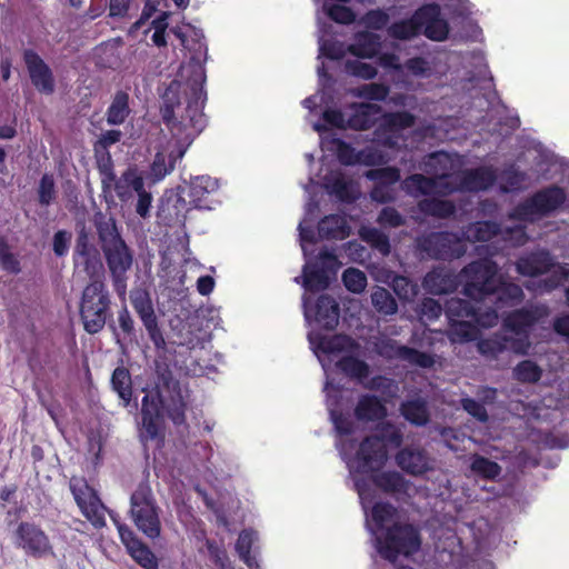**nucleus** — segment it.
<instances>
[{
  "instance_id": "f257e3e1",
  "label": "nucleus",
  "mask_w": 569,
  "mask_h": 569,
  "mask_svg": "<svg viewBox=\"0 0 569 569\" xmlns=\"http://www.w3.org/2000/svg\"><path fill=\"white\" fill-rule=\"evenodd\" d=\"M187 408L188 391L183 392L180 381L168 367L158 370L154 387L141 400V439L163 443V413L174 427L187 428Z\"/></svg>"
},
{
  "instance_id": "f03ea898",
  "label": "nucleus",
  "mask_w": 569,
  "mask_h": 569,
  "mask_svg": "<svg viewBox=\"0 0 569 569\" xmlns=\"http://www.w3.org/2000/svg\"><path fill=\"white\" fill-rule=\"evenodd\" d=\"M204 81V70L201 66H197L192 79L187 83L188 91H184L187 106L180 120L176 118V108L180 107V86L171 82L162 96L163 103L160 109L162 121L179 143L190 144L207 124L202 111L207 100V93L203 89Z\"/></svg>"
},
{
  "instance_id": "7ed1b4c3",
  "label": "nucleus",
  "mask_w": 569,
  "mask_h": 569,
  "mask_svg": "<svg viewBox=\"0 0 569 569\" xmlns=\"http://www.w3.org/2000/svg\"><path fill=\"white\" fill-rule=\"evenodd\" d=\"M94 226L113 289L120 298H123L127 293L128 271L133 264V253L121 237L112 217L100 218L96 220Z\"/></svg>"
},
{
  "instance_id": "20e7f679",
  "label": "nucleus",
  "mask_w": 569,
  "mask_h": 569,
  "mask_svg": "<svg viewBox=\"0 0 569 569\" xmlns=\"http://www.w3.org/2000/svg\"><path fill=\"white\" fill-rule=\"evenodd\" d=\"M111 306V293L104 279L89 281L82 289L79 301V317L84 331L89 335L102 331L112 317Z\"/></svg>"
},
{
  "instance_id": "39448f33",
  "label": "nucleus",
  "mask_w": 569,
  "mask_h": 569,
  "mask_svg": "<svg viewBox=\"0 0 569 569\" xmlns=\"http://www.w3.org/2000/svg\"><path fill=\"white\" fill-rule=\"evenodd\" d=\"M567 200L566 191L558 184L545 187L518 203L509 218L518 221L533 222L549 217L560 209Z\"/></svg>"
},
{
  "instance_id": "423d86ee",
  "label": "nucleus",
  "mask_w": 569,
  "mask_h": 569,
  "mask_svg": "<svg viewBox=\"0 0 569 569\" xmlns=\"http://www.w3.org/2000/svg\"><path fill=\"white\" fill-rule=\"evenodd\" d=\"M498 264L489 258L477 259L460 270L462 292L472 300H483L498 287Z\"/></svg>"
},
{
  "instance_id": "0eeeda50",
  "label": "nucleus",
  "mask_w": 569,
  "mask_h": 569,
  "mask_svg": "<svg viewBox=\"0 0 569 569\" xmlns=\"http://www.w3.org/2000/svg\"><path fill=\"white\" fill-rule=\"evenodd\" d=\"M420 547V532L409 523H393L383 536L377 538L378 552L390 562H395L400 555L412 556Z\"/></svg>"
},
{
  "instance_id": "6e6552de",
  "label": "nucleus",
  "mask_w": 569,
  "mask_h": 569,
  "mask_svg": "<svg viewBox=\"0 0 569 569\" xmlns=\"http://www.w3.org/2000/svg\"><path fill=\"white\" fill-rule=\"evenodd\" d=\"M419 252L433 260L451 261L467 252L462 234L451 231H431L416 239Z\"/></svg>"
},
{
  "instance_id": "1a4fd4ad",
  "label": "nucleus",
  "mask_w": 569,
  "mask_h": 569,
  "mask_svg": "<svg viewBox=\"0 0 569 569\" xmlns=\"http://www.w3.org/2000/svg\"><path fill=\"white\" fill-rule=\"evenodd\" d=\"M130 512L137 528L148 538L156 539L161 533L159 509L147 486H140L130 498Z\"/></svg>"
},
{
  "instance_id": "9d476101",
  "label": "nucleus",
  "mask_w": 569,
  "mask_h": 569,
  "mask_svg": "<svg viewBox=\"0 0 569 569\" xmlns=\"http://www.w3.org/2000/svg\"><path fill=\"white\" fill-rule=\"evenodd\" d=\"M14 546L27 556L42 558L53 553L48 535L34 522L21 521L14 531Z\"/></svg>"
},
{
  "instance_id": "9b49d317",
  "label": "nucleus",
  "mask_w": 569,
  "mask_h": 569,
  "mask_svg": "<svg viewBox=\"0 0 569 569\" xmlns=\"http://www.w3.org/2000/svg\"><path fill=\"white\" fill-rule=\"evenodd\" d=\"M69 486L82 515L93 526H104V507L96 490L83 478H71Z\"/></svg>"
},
{
  "instance_id": "f8f14e48",
  "label": "nucleus",
  "mask_w": 569,
  "mask_h": 569,
  "mask_svg": "<svg viewBox=\"0 0 569 569\" xmlns=\"http://www.w3.org/2000/svg\"><path fill=\"white\" fill-rule=\"evenodd\" d=\"M72 259L74 267L80 268L81 271L88 276L89 281L104 279L100 252L97 247L91 243L86 230H81L77 237Z\"/></svg>"
},
{
  "instance_id": "ddd939ff",
  "label": "nucleus",
  "mask_w": 569,
  "mask_h": 569,
  "mask_svg": "<svg viewBox=\"0 0 569 569\" xmlns=\"http://www.w3.org/2000/svg\"><path fill=\"white\" fill-rule=\"evenodd\" d=\"M133 310L141 320L146 331L156 349L166 348V339L159 326L153 303L149 292L144 290L134 291L130 296Z\"/></svg>"
},
{
  "instance_id": "4468645a",
  "label": "nucleus",
  "mask_w": 569,
  "mask_h": 569,
  "mask_svg": "<svg viewBox=\"0 0 569 569\" xmlns=\"http://www.w3.org/2000/svg\"><path fill=\"white\" fill-rule=\"evenodd\" d=\"M355 461L356 471L359 473L378 472L388 461V449L377 436H367L359 443Z\"/></svg>"
},
{
  "instance_id": "2eb2a0df",
  "label": "nucleus",
  "mask_w": 569,
  "mask_h": 569,
  "mask_svg": "<svg viewBox=\"0 0 569 569\" xmlns=\"http://www.w3.org/2000/svg\"><path fill=\"white\" fill-rule=\"evenodd\" d=\"M450 178L451 176L449 173H442L435 177L413 173L402 181L401 188L407 194L413 198L430 196L433 193L449 196L455 192V188L450 186Z\"/></svg>"
},
{
  "instance_id": "dca6fc26",
  "label": "nucleus",
  "mask_w": 569,
  "mask_h": 569,
  "mask_svg": "<svg viewBox=\"0 0 569 569\" xmlns=\"http://www.w3.org/2000/svg\"><path fill=\"white\" fill-rule=\"evenodd\" d=\"M550 313L549 307L545 303H536L529 307H522L509 312L505 318L502 326L512 333L530 335L533 327L546 319Z\"/></svg>"
},
{
  "instance_id": "f3484780",
  "label": "nucleus",
  "mask_w": 569,
  "mask_h": 569,
  "mask_svg": "<svg viewBox=\"0 0 569 569\" xmlns=\"http://www.w3.org/2000/svg\"><path fill=\"white\" fill-rule=\"evenodd\" d=\"M190 209V203L180 192L168 190L160 198L157 218L166 227H181Z\"/></svg>"
},
{
  "instance_id": "a211bd4d",
  "label": "nucleus",
  "mask_w": 569,
  "mask_h": 569,
  "mask_svg": "<svg viewBox=\"0 0 569 569\" xmlns=\"http://www.w3.org/2000/svg\"><path fill=\"white\" fill-rule=\"evenodd\" d=\"M22 58L29 73L30 81L36 90L42 94H52L56 89V80L50 67L38 54V52L32 49H24Z\"/></svg>"
},
{
  "instance_id": "6ab92c4d",
  "label": "nucleus",
  "mask_w": 569,
  "mask_h": 569,
  "mask_svg": "<svg viewBox=\"0 0 569 569\" xmlns=\"http://www.w3.org/2000/svg\"><path fill=\"white\" fill-rule=\"evenodd\" d=\"M497 179L498 176L492 167L482 166L463 170L458 176V181H450V186L455 188V192H479L490 189Z\"/></svg>"
},
{
  "instance_id": "aec40b11",
  "label": "nucleus",
  "mask_w": 569,
  "mask_h": 569,
  "mask_svg": "<svg viewBox=\"0 0 569 569\" xmlns=\"http://www.w3.org/2000/svg\"><path fill=\"white\" fill-rule=\"evenodd\" d=\"M420 18V32L432 41H443L449 34V24L441 17V8L438 3L431 2L418 8Z\"/></svg>"
},
{
  "instance_id": "412c9836",
  "label": "nucleus",
  "mask_w": 569,
  "mask_h": 569,
  "mask_svg": "<svg viewBox=\"0 0 569 569\" xmlns=\"http://www.w3.org/2000/svg\"><path fill=\"white\" fill-rule=\"evenodd\" d=\"M397 466L410 476H422L431 467V459L427 450L420 446H406L395 456Z\"/></svg>"
},
{
  "instance_id": "4be33fe9",
  "label": "nucleus",
  "mask_w": 569,
  "mask_h": 569,
  "mask_svg": "<svg viewBox=\"0 0 569 569\" xmlns=\"http://www.w3.org/2000/svg\"><path fill=\"white\" fill-rule=\"evenodd\" d=\"M460 284V272L445 266L433 267L422 280L425 290L435 296L455 292Z\"/></svg>"
},
{
  "instance_id": "5701e85b",
  "label": "nucleus",
  "mask_w": 569,
  "mask_h": 569,
  "mask_svg": "<svg viewBox=\"0 0 569 569\" xmlns=\"http://www.w3.org/2000/svg\"><path fill=\"white\" fill-rule=\"evenodd\" d=\"M218 181L209 176L196 177L188 188L189 203L197 209H213V194L218 191Z\"/></svg>"
},
{
  "instance_id": "b1692460",
  "label": "nucleus",
  "mask_w": 569,
  "mask_h": 569,
  "mask_svg": "<svg viewBox=\"0 0 569 569\" xmlns=\"http://www.w3.org/2000/svg\"><path fill=\"white\" fill-rule=\"evenodd\" d=\"M555 267L549 251L540 250L520 257L516 262V270L525 277H538L548 273Z\"/></svg>"
},
{
  "instance_id": "393cba45",
  "label": "nucleus",
  "mask_w": 569,
  "mask_h": 569,
  "mask_svg": "<svg viewBox=\"0 0 569 569\" xmlns=\"http://www.w3.org/2000/svg\"><path fill=\"white\" fill-rule=\"evenodd\" d=\"M349 108L352 112L347 119V126L356 131L371 129L377 122V116L382 110L379 104L370 102H353Z\"/></svg>"
},
{
  "instance_id": "a878e982",
  "label": "nucleus",
  "mask_w": 569,
  "mask_h": 569,
  "mask_svg": "<svg viewBox=\"0 0 569 569\" xmlns=\"http://www.w3.org/2000/svg\"><path fill=\"white\" fill-rule=\"evenodd\" d=\"M353 415L358 421L373 422L387 417V408L377 396L367 393L359 397Z\"/></svg>"
},
{
  "instance_id": "bb28decb",
  "label": "nucleus",
  "mask_w": 569,
  "mask_h": 569,
  "mask_svg": "<svg viewBox=\"0 0 569 569\" xmlns=\"http://www.w3.org/2000/svg\"><path fill=\"white\" fill-rule=\"evenodd\" d=\"M339 305L331 296L321 295L315 303V320L321 328L333 330L339 322Z\"/></svg>"
},
{
  "instance_id": "cd10ccee",
  "label": "nucleus",
  "mask_w": 569,
  "mask_h": 569,
  "mask_svg": "<svg viewBox=\"0 0 569 569\" xmlns=\"http://www.w3.org/2000/svg\"><path fill=\"white\" fill-rule=\"evenodd\" d=\"M381 49V38L370 31H359L355 34L353 42L348 46V52L357 58L371 59Z\"/></svg>"
},
{
  "instance_id": "c85d7f7f",
  "label": "nucleus",
  "mask_w": 569,
  "mask_h": 569,
  "mask_svg": "<svg viewBox=\"0 0 569 569\" xmlns=\"http://www.w3.org/2000/svg\"><path fill=\"white\" fill-rule=\"evenodd\" d=\"M318 233L321 239L343 240L350 234V227L343 216L332 213L325 216L318 223Z\"/></svg>"
},
{
  "instance_id": "c756f323",
  "label": "nucleus",
  "mask_w": 569,
  "mask_h": 569,
  "mask_svg": "<svg viewBox=\"0 0 569 569\" xmlns=\"http://www.w3.org/2000/svg\"><path fill=\"white\" fill-rule=\"evenodd\" d=\"M501 232L500 223L490 220H482L469 223L461 232L463 241L486 242Z\"/></svg>"
},
{
  "instance_id": "7c9ffc66",
  "label": "nucleus",
  "mask_w": 569,
  "mask_h": 569,
  "mask_svg": "<svg viewBox=\"0 0 569 569\" xmlns=\"http://www.w3.org/2000/svg\"><path fill=\"white\" fill-rule=\"evenodd\" d=\"M373 485L386 493H405L408 490L409 482L398 471H378L372 473Z\"/></svg>"
},
{
  "instance_id": "2f4dec72",
  "label": "nucleus",
  "mask_w": 569,
  "mask_h": 569,
  "mask_svg": "<svg viewBox=\"0 0 569 569\" xmlns=\"http://www.w3.org/2000/svg\"><path fill=\"white\" fill-rule=\"evenodd\" d=\"M499 189L502 193L518 192L526 188L529 179L526 171L517 168L516 164H509L499 174Z\"/></svg>"
},
{
  "instance_id": "473e14b6",
  "label": "nucleus",
  "mask_w": 569,
  "mask_h": 569,
  "mask_svg": "<svg viewBox=\"0 0 569 569\" xmlns=\"http://www.w3.org/2000/svg\"><path fill=\"white\" fill-rule=\"evenodd\" d=\"M418 9L408 19L395 21L388 28V34L397 40L406 41L418 37L420 32V18H417Z\"/></svg>"
},
{
  "instance_id": "72a5a7b5",
  "label": "nucleus",
  "mask_w": 569,
  "mask_h": 569,
  "mask_svg": "<svg viewBox=\"0 0 569 569\" xmlns=\"http://www.w3.org/2000/svg\"><path fill=\"white\" fill-rule=\"evenodd\" d=\"M418 208L425 216L447 219L455 214L453 201L438 198H425L418 202Z\"/></svg>"
},
{
  "instance_id": "f704fd0d",
  "label": "nucleus",
  "mask_w": 569,
  "mask_h": 569,
  "mask_svg": "<svg viewBox=\"0 0 569 569\" xmlns=\"http://www.w3.org/2000/svg\"><path fill=\"white\" fill-rule=\"evenodd\" d=\"M129 114V94L124 91H118L107 109V123L110 126H120L124 123Z\"/></svg>"
},
{
  "instance_id": "c9c22d12",
  "label": "nucleus",
  "mask_w": 569,
  "mask_h": 569,
  "mask_svg": "<svg viewBox=\"0 0 569 569\" xmlns=\"http://www.w3.org/2000/svg\"><path fill=\"white\" fill-rule=\"evenodd\" d=\"M400 412L403 418L417 427L426 426L430 420V415L425 400L413 399L401 403Z\"/></svg>"
},
{
  "instance_id": "e433bc0d",
  "label": "nucleus",
  "mask_w": 569,
  "mask_h": 569,
  "mask_svg": "<svg viewBox=\"0 0 569 569\" xmlns=\"http://www.w3.org/2000/svg\"><path fill=\"white\" fill-rule=\"evenodd\" d=\"M383 128L400 137V132L412 128L416 124L417 117L406 110L385 112L381 116Z\"/></svg>"
},
{
  "instance_id": "4c0bfd02",
  "label": "nucleus",
  "mask_w": 569,
  "mask_h": 569,
  "mask_svg": "<svg viewBox=\"0 0 569 569\" xmlns=\"http://www.w3.org/2000/svg\"><path fill=\"white\" fill-rule=\"evenodd\" d=\"M477 301L452 298L446 303V315L450 322L458 320H472L476 315Z\"/></svg>"
},
{
  "instance_id": "58836bf2",
  "label": "nucleus",
  "mask_w": 569,
  "mask_h": 569,
  "mask_svg": "<svg viewBox=\"0 0 569 569\" xmlns=\"http://www.w3.org/2000/svg\"><path fill=\"white\" fill-rule=\"evenodd\" d=\"M111 386L124 406H128L132 398V380L130 371L126 367L120 366L113 370Z\"/></svg>"
},
{
  "instance_id": "ea45409f",
  "label": "nucleus",
  "mask_w": 569,
  "mask_h": 569,
  "mask_svg": "<svg viewBox=\"0 0 569 569\" xmlns=\"http://www.w3.org/2000/svg\"><path fill=\"white\" fill-rule=\"evenodd\" d=\"M478 351L489 360L497 359L502 352L508 350L507 336L495 333L488 338L480 339L477 343Z\"/></svg>"
},
{
  "instance_id": "a19ab883",
  "label": "nucleus",
  "mask_w": 569,
  "mask_h": 569,
  "mask_svg": "<svg viewBox=\"0 0 569 569\" xmlns=\"http://www.w3.org/2000/svg\"><path fill=\"white\" fill-rule=\"evenodd\" d=\"M337 367L349 378L357 379L362 382L369 377V365L353 356H345L337 362Z\"/></svg>"
},
{
  "instance_id": "79ce46f5",
  "label": "nucleus",
  "mask_w": 569,
  "mask_h": 569,
  "mask_svg": "<svg viewBox=\"0 0 569 569\" xmlns=\"http://www.w3.org/2000/svg\"><path fill=\"white\" fill-rule=\"evenodd\" d=\"M303 287L308 291L325 290L329 287L330 277L325 270L318 269V263L306 264L303 267Z\"/></svg>"
},
{
  "instance_id": "37998d69",
  "label": "nucleus",
  "mask_w": 569,
  "mask_h": 569,
  "mask_svg": "<svg viewBox=\"0 0 569 569\" xmlns=\"http://www.w3.org/2000/svg\"><path fill=\"white\" fill-rule=\"evenodd\" d=\"M395 355L400 360L423 369L431 368L435 365V358L432 355L420 351L412 347L398 346L396 348Z\"/></svg>"
},
{
  "instance_id": "c03bdc74",
  "label": "nucleus",
  "mask_w": 569,
  "mask_h": 569,
  "mask_svg": "<svg viewBox=\"0 0 569 569\" xmlns=\"http://www.w3.org/2000/svg\"><path fill=\"white\" fill-rule=\"evenodd\" d=\"M371 303L379 313L386 316L395 315L398 310L396 299L389 290L382 287H377L371 293Z\"/></svg>"
},
{
  "instance_id": "a18cd8bd",
  "label": "nucleus",
  "mask_w": 569,
  "mask_h": 569,
  "mask_svg": "<svg viewBox=\"0 0 569 569\" xmlns=\"http://www.w3.org/2000/svg\"><path fill=\"white\" fill-rule=\"evenodd\" d=\"M176 160L173 154L167 156L163 152H157L149 171L152 181L158 182L169 174L174 169Z\"/></svg>"
},
{
  "instance_id": "49530a36",
  "label": "nucleus",
  "mask_w": 569,
  "mask_h": 569,
  "mask_svg": "<svg viewBox=\"0 0 569 569\" xmlns=\"http://www.w3.org/2000/svg\"><path fill=\"white\" fill-rule=\"evenodd\" d=\"M541 376V368L532 360H522L513 369V378L521 383H536Z\"/></svg>"
},
{
  "instance_id": "de8ad7c7",
  "label": "nucleus",
  "mask_w": 569,
  "mask_h": 569,
  "mask_svg": "<svg viewBox=\"0 0 569 569\" xmlns=\"http://www.w3.org/2000/svg\"><path fill=\"white\" fill-rule=\"evenodd\" d=\"M131 558L143 569H159V562L152 550L142 541L128 550Z\"/></svg>"
},
{
  "instance_id": "09e8293b",
  "label": "nucleus",
  "mask_w": 569,
  "mask_h": 569,
  "mask_svg": "<svg viewBox=\"0 0 569 569\" xmlns=\"http://www.w3.org/2000/svg\"><path fill=\"white\" fill-rule=\"evenodd\" d=\"M365 177L373 181L375 184L390 187L400 180V170L397 167H383L370 169L365 173Z\"/></svg>"
},
{
  "instance_id": "8fccbe9b",
  "label": "nucleus",
  "mask_w": 569,
  "mask_h": 569,
  "mask_svg": "<svg viewBox=\"0 0 569 569\" xmlns=\"http://www.w3.org/2000/svg\"><path fill=\"white\" fill-rule=\"evenodd\" d=\"M361 238L382 256H388L391 251L389 237L379 229H367L361 233Z\"/></svg>"
},
{
  "instance_id": "3c124183",
  "label": "nucleus",
  "mask_w": 569,
  "mask_h": 569,
  "mask_svg": "<svg viewBox=\"0 0 569 569\" xmlns=\"http://www.w3.org/2000/svg\"><path fill=\"white\" fill-rule=\"evenodd\" d=\"M373 436H377L386 447L389 445L393 448H400L403 441L402 431L389 421L381 423L378 427V432Z\"/></svg>"
},
{
  "instance_id": "603ef678",
  "label": "nucleus",
  "mask_w": 569,
  "mask_h": 569,
  "mask_svg": "<svg viewBox=\"0 0 569 569\" xmlns=\"http://www.w3.org/2000/svg\"><path fill=\"white\" fill-rule=\"evenodd\" d=\"M390 88L385 83H366L358 87L355 96L369 101H385L389 96Z\"/></svg>"
},
{
  "instance_id": "864d4df0",
  "label": "nucleus",
  "mask_w": 569,
  "mask_h": 569,
  "mask_svg": "<svg viewBox=\"0 0 569 569\" xmlns=\"http://www.w3.org/2000/svg\"><path fill=\"white\" fill-rule=\"evenodd\" d=\"M471 470L486 479H495L500 475L501 467L496 461L476 455L471 461Z\"/></svg>"
},
{
  "instance_id": "5fc2aeb1",
  "label": "nucleus",
  "mask_w": 569,
  "mask_h": 569,
  "mask_svg": "<svg viewBox=\"0 0 569 569\" xmlns=\"http://www.w3.org/2000/svg\"><path fill=\"white\" fill-rule=\"evenodd\" d=\"M498 300L506 305L518 303L523 299L522 288L513 282H501L498 279L496 292Z\"/></svg>"
},
{
  "instance_id": "6e6d98bb",
  "label": "nucleus",
  "mask_w": 569,
  "mask_h": 569,
  "mask_svg": "<svg viewBox=\"0 0 569 569\" xmlns=\"http://www.w3.org/2000/svg\"><path fill=\"white\" fill-rule=\"evenodd\" d=\"M342 282L350 292L360 293L367 286V276L359 269L348 268L342 273Z\"/></svg>"
},
{
  "instance_id": "4d7b16f0",
  "label": "nucleus",
  "mask_w": 569,
  "mask_h": 569,
  "mask_svg": "<svg viewBox=\"0 0 569 569\" xmlns=\"http://www.w3.org/2000/svg\"><path fill=\"white\" fill-rule=\"evenodd\" d=\"M392 289L402 301H412L418 295V287L408 277L397 276L392 281Z\"/></svg>"
},
{
  "instance_id": "13d9d810",
  "label": "nucleus",
  "mask_w": 569,
  "mask_h": 569,
  "mask_svg": "<svg viewBox=\"0 0 569 569\" xmlns=\"http://www.w3.org/2000/svg\"><path fill=\"white\" fill-rule=\"evenodd\" d=\"M348 342L349 338L342 335L319 337L317 348L325 355H333L343 351Z\"/></svg>"
},
{
  "instance_id": "bf43d9fd",
  "label": "nucleus",
  "mask_w": 569,
  "mask_h": 569,
  "mask_svg": "<svg viewBox=\"0 0 569 569\" xmlns=\"http://www.w3.org/2000/svg\"><path fill=\"white\" fill-rule=\"evenodd\" d=\"M97 162V168L102 176V182H112L116 180V173L113 170V161L109 150L93 151Z\"/></svg>"
},
{
  "instance_id": "052dcab7",
  "label": "nucleus",
  "mask_w": 569,
  "mask_h": 569,
  "mask_svg": "<svg viewBox=\"0 0 569 569\" xmlns=\"http://www.w3.org/2000/svg\"><path fill=\"white\" fill-rule=\"evenodd\" d=\"M54 178L50 173H44L38 187V201L41 206L48 207L56 200Z\"/></svg>"
},
{
  "instance_id": "680f3d73",
  "label": "nucleus",
  "mask_w": 569,
  "mask_h": 569,
  "mask_svg": "<svg viewBox=\"0 0 569 569\" xmlns=\"http://www.w3.org/2000/svg\"><path fill=\"white\" fill-rule=\"evenodd\" d=\"M327 16L335 22L341 24H351L356 20L353 10L343 4H326Z\"/></svg>"
},
{
  "instance_id": "e2e57ef3",
  "label": "nucleus",
  "mask_w": 569,
  "mask_h": 569,
  "mask_svg": "<svg viewBox=\"0 0 569 569\" xmlns=\"http://www.w3.org/2000/svg\"><path fill=\"white\" fill-rule=\"evenodd\" d=\"M477 301L476 315H473L472 320L473 323L478 327L482 328H491L498 323L499 316L496 309L486 308L485 310L480 306L481 300Z\"/></svg>"
},
{
  "instance_id": "0e129e2a",
  "label": "nucleus",
  "mask_w": 569,
  "mask_h": 569,
  "mask_svg": "<svg viewBox=\"0 0 569 569\" xmlns=\"http://www.w3.org/2000/svg\"><path fill=\"white\" fill-rule=\"evenodd\" d=\"M346 69L350 74L365 80H371L378 73V70L373 64L359 60H348L346 62Z\"/></svg>"
},
{
  "instance_id": "69168bd1",
  "label": "nucleus",
  "mask_w": 569,
  "mask_h": 569,
  "mask_svg": "<svg viewBox=\"0 0 569 569\" xmlns=\"http://www.w3.org/2000/svg\"><path fill=\"white\" fill-rule=\"evenodd\" d=\"M396 513V509L388 502H377L371 510L372 520L379 529H382Z\"/></svg>"
},
{
  "instance_id": "338daca9",
  "label": "nucleus",
  "mask_w": 569,
  "mask_h": 569,
  "mask_svg": "<svg viewBox=\"0 0 569 569\" xmlns=\"http://www.w3.org/2000/svg\"><path fill=\"white\" fill-rule=\"evenodd\" d=\"M460 405L468 415L477 419L479 422L486 423L489 420L486 407L473 398H461Z\"/></svg>"
},
{
  "instance_id": "774afa93",
  "label": "nucleus",
  "mask_w": 569,
  "mask_h": 569,
  "mask_svg": "<svg viewBox=\"0 0 569 569\" xmlns=\"http://www.w3.org/2000/svg\"><path fill=\"white\" fill-rule=\"evenodd\" d=\"M389 14L382 9H372L366 12L362 21L367 28L382 30L389 22Z\"/></svg>"
}]
</instances>
